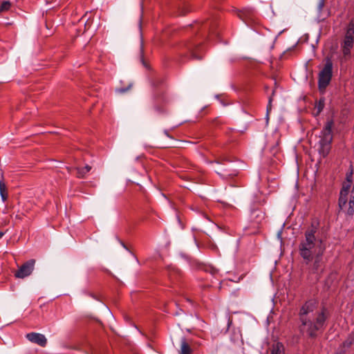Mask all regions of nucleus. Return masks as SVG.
<instances>
[{
    "instance_id": "obj_10",
    "label": "nucleus",
    "mask_w": 354,
    "mask_h": 354,
    "mask_svg": "<svg viewBox=\"0 0 354 354\" xmlns=\"http://www.w3.org/2000/svg\"><path fill=\"white\" fill-rule=\"evenodd\" d=\"M201 41H189L185 44V48L187 53L192 59H201L202 56L197 55L198 50H199Z\"/></svg>"
},
{
    "instance_id": "obj_3",
    "label": "nucleus",
    "mask_w": 354,
    "mask_h": 354,
    "mask_svg": "<svg viewBox=\"0 0 354 354\" xmlns=\"http://www.w3.org/2000/svg\"><path fill=\"white\" fill-rule=\"evenodd\" d=\"M354 46V17L352 18L344 28V34L340 43L342 57L341 61L347 62L351 57V50Z\"/></svg>"
},
{
    "instance_id": "obj_22",
    "label": "nucleus",
    "mask_w": 354,
    "mask_h": 354,
    "mask_svg": "<svg viewBox=\"0 0 354 354\" xmlns=\"http://www.w3.org/2000/svg\"><path fill=\"white\" fill-rule=\"evenodd\" d=\"M0 194H1V197L2 201L3 202L6 201L7 200V198H8V192L1 193Z\"/></svg>"
},
{
    "instance_id": "obj_24",
    "label": "nucleus",
    "mask_w": 354,
    "mask_h": 354,
    "mask_svg": "<svg viewBox=\"0 0 354 354\" xmlns=\"http://www.w3.org/2000/svg\"><path fill=\"white\" fill-rule=\"evenodd\" d=\"M272 97H270L269 98V101H268V104L267 106V113H268V112L271 110V103H272Z\"/></svg>"
},
{
    "instance_id": "obj_13",
    "label": "nucleus",
    "mask_w": 354,
    "mask_h": 354,
    "mask_svg": "<svg viewBox=\"0 0 354 354\" xmlns=\"http://www.w3.org/2000/svg\"><path fill=\"white\" fill-rule=\"evenodd\" d=\"M264 218L265 214L261 209H254L250 214V221L254 224H261Z\"/></svg>"
},
{
    "instance_id": "obj_12",
    "label": "nucleus",
    "mask_w": 354,
    "mask_h": 354,
    "mask_svg": "<svg viewBox=\"0 0 354 354\" xmlns=\"http://www.w3.org/2000/svg\"><path fill=\"white\" fill-rule=\"evenodd\" d=\"M354 343V330L348 336L347 339L339 347L336 354H344Z\"/></svg>"
},
{
    "instance_id": "obj_15",
    "label": "nucleus",
    "mask_w": 354,
    "mask_h": 354,
    "mask_svg": "<svg viewBox=\"0 0 354 354\" xmlns=\"http://www.w3.org/2000/svg\"><path fill=\"white\" fill-rule=\"evenodd\" d=\"M325 106V99L324 97H321L315 102L313 114L315 116L319 115L321 112L323 111Z\"/></svg>"
},
{
    "instance_id": "obj_6",
    "label": "nucleus",
    "mask_w": 354,
    "mask_h": 354,
    "mask_svg": "<svg viewBox=\"0 0 354 354\" xmlns=\"http://www.w3.org/2000/svg\"><path fill=\"white\" fill-rule=\"evenodd\" d=\"M218 23L216 20H208L201 24H197L194 28H197L200 30L201 37L203 38L207 37H217L218 32L216 30Z\"/></svg>"
},
{
    "instance_id": "obj_18",
    "label": "nucleus",
    "mask_w": 354,
    "mask_h": 354,
    "mask_svg": "<svg viewBox=\"0 0 354 354\" xmlns=\"http://www.w3.org/2000/svg\"><path fill=\"white\" fill-rule=\"evenodd\" d=\"M169 277L171 281L176 280L178 276H180L181 272L178 268L169 267Z\"/></svg>"
},
{
    "instance_id": "obj_19",
    "label": "nucleus",
    "mask_w": 354,
    "mask_h": 354,
    "mask_svg": "<svg viewBox=\"0 0 354 354\" xmlns=\"http://www.w3.org/2000/svg\"><path fill=\"white\" fill-rule=\"evenodd\" d=\"M11 8V3L9 1H3L0 6V12L8 11Z\"/></svg>"
},
{
    "instance_id": "obj_25",
    "label": "nucleus",
    "mask_w": 354,
    "mask_h": 354,
    "mask_svg": "<svg viewBox=\"0 0 354 354\" xmlns=\"http://www.w3.org/2000/svg\"><path fill=\"white\" fill-rule=\"evenodd\" d=\"M209 270H210L211 274H213V275L216 274L218 272V270L216 269H215V268H211L209 269Z\"/></svg>"
},
{
    "instance_id": "obj_2",
    "label": "nucleus",
    "mask_w": 354,
    "mask_h": 354,
    "mask_svg": "<svg viewBox=\"0 0 354 354\" xmlns=\"http://www.w3.org/2000/svg\"><path fill=\"white\" fill-rule=\"evenodd\" d=\"M298 315L300 332L306 333L310 338H315L326 328L329 313L324 306L319 308L316 300L309 299L301 306Z\"/></svg>"
},
{
    "instance_id": "obj_9",
    "label": "nucleus",
    "mask_w": 354,
    "mask_h": 354,
    "mask_svg": "<svg viewBox=\"0 0 354 354\" xmlns=\"http://www.w3.org/2000/svg\"><path fill=\"white\" fill-rule=\"evenodd\" d=\"M168 102L167 97L165 95V88L160 87L157 88L154 93V109L161 113L162 108L160 106L161 104H165Z\"/></svg>"
},
{
    "instance_id": "obj_8",
    "label": "nucleus",
    "mask_w": 354,
    "mask_h": 354,
    "mask_svg": "<svg viewBox=\"0 0 354 354\" xmlns=\"http://www.w3.org/2000/svg\"><path fill=\"white\" fill-rule=\"evenodd\" d=\"M35 264V259H30L25 262L19 268L18 270L15 273V277L24 279L30 275L34 270Z\"/></svg>"
},
{
    "instance_id": "obj_27",
    "label": "nucleus",
    "mask_w": 354,
    "mask_h": 354,
    "mask_svg": "<svg viewBox=\"0 0 354 354\" xmlns=\"http://www.w3.org/2000/svg\"><path fill=\"white\" fill-rule=\"evenodd\" d=\"M143 53V49H142V46H141V53L142 54Z\"/></svg>"
},
{
    "instance_id": "obj_5",
    "label": "nucleus",
    "mask_w": 354,
    "mask_h": 354,
    "mask_svg": "<svg viewBox=\"0 0 354 354\" xmlns=\"http://www.w3.org/2000/svg\"><path fill=\"white\" fill-rule=\"evenodd\" d=\"M333 75V62L328 59L324 68L319 73L318 86L319 90H324L330 84Z\"/></svg>"
},
{
    "instance_id": "obj_16",
    "label": "nucleus",
    "mask_w": 354,
    "mask_h": 354,
    "mask_svg": "<svg viewBox=\"0 0 354 354\" xmlns=\"http://www.w3.org/2000/svg\"><path fill=\"white\" fill-rule=\"evenodd\" d=\"M344 208H346L344 211L348 216L352 217L354 215V195H351L348 207L347 205L346 204V205L343 207L342 209H344Z\"/></svg>"
},
{
    "instance_id": "obj_7",
    "label": "nucleus",
    "mask_w": 354,
    "mask_h": 354,
    "mask_svg": "<svg viewBox=\"0 0 354 354\" xmlns=\"http://www.w3.org/2000/svg\"><path fill=\"white\" fill-rule=\"evenodd\" d=\"M346 180L349 183H352L353 180V169H351L350 172L346 174ZM351 187V185L348 184L346 185H344L340 190L339 197L338 200V205L340 209H343V207L347 204V196L349 192V189Z\"/></svg>"
},
{
    "instance_id": "obj_26",
    "label": "nucleus",
    "mask_w": 354,
    "mask_h": 354,
    "mask_svg": "<svg viewBox=\"0 0 354 354\" xmlns=\"http://www.w3.org/2000/svg\"><path fill=\"white\" fill-rule=\"evenodd\" d=\"M4 233L2 232H0V239L2 238V236H3Z\"/></svg>"
},
{
    "instance_id": "obj_17",
    "label": "nucleus",
    "mask_w": 354,
    "mask_h": 354,
    "mask_svg": "<svg viewBox=\"0 0 354 354\" xmlns=\"http://www.w3.org/2000/svg\"><path fill=\"white\" fill-rule=\"evenodd\" d=\"M75 169L77 170V177L82 178H84L86 174L91 171V167L86 165L84 167H76Z\"/></svg>"
},
{
    "instance_id": "obj_20",
    "label": "nucleus",
    "mask_w": 354,
    "mask_h": 354,
    "mask_svg": "<svg viewBox=\"0 0 354 354\" xmlns=\"http://www.w3.org/2000/svg\"><path fill=\"white\" fill-rule=\"evenodd\" d=\"M325 1L326 0H319V3H318V5H317V10L319 12V13H321L324 6H325Z\"/></svg>"
},
{
    "instance_id": "obj_1",
    "label": "nucleus",
    "mask_w": 354,
    "mask_h": 354,
    "mask_svg": "<svg viewBox=\"0 0 354 354\" xmlns=\"http://www.w3.org/2000/svg\"><path fill=\"white\" fill-rule=\"evenodd\" d=\"M319 228V221H313L304 232V239L299 245V253L306 264L310 265L312 273L321 274L324 268L323 256L326 250L324 240L316 235Z\"/></svg>"
},
{
    "instance_id": "obj_4",
    "label": "nucleus",
    "mask_w": 354,
    "mask_h": 354,
    "mask_svg": "<svg viewBox=\"0 0 354 354\" xmlns=\"http://www.w3.org/2000/svg\"><path fill=\"white\" fill-rule=\"evenodd\" d=\"M333 126V120H328L320 132L319 140L318 142V151L319 153L324 158L328 155L331 149V144L333 138L332 128Z\"/></svg>"
},
{
    "instance_id": "obj_14",
    "label": "nucleus",
    "mask_w": 354,
    "mask_h": 354,
    "mask_svg": "<svg viewBox=\"0 0 354 354\" xmlns=\"http://www.w3.org/2000/svg\"><path fill=\"white\" fill-rule=\"evenodd\" d=\"M193 351L185 337L180 338L179 354H192Z\"/></svg>"
},
{
    "instance_id": "obj_23",
    "label": "nucleus",
    "mask_w": 354,
    "mask_h": 354,
    "mask_svg": "<svg viewBox=\"0 0 354 354\" xmlns=\"http://www.w3.org/2000/svg\"><path fill=\"white\" fill-rule=\"evenodd\" d=\"M130 87H131V85H129L128 88H118L117 91L120 93H123L127 91Z\"/></svg>"
},
{
    "instance_id": "obj_21",
    "label": "nucleus",
    "mask_w": 354,
    "mask_h": 354,
    "mask_svg": "<svg viewBox=\"0 0 354 354\" xmlns=\"http://www.w3.org/2000/svg\"><path fill=\"white\" fill-rule=\"evenodd\" d=\"M7 192V187L3 180H0V194Z\"/></svg>"
},
{
    "instance_id": "obj_11",
    "label": "nucleus",
    "mask_w": 354,
    "mask_h": 354,
    "mask_svg": "<svg viewBox=\"0 0 354 354\" xmlns=\"http://www.w3.org/2000/svg\"><path fill=\"white\" fill-rule=\"evenodd\" d=\"M26 337L30 342L44 347L47 344V339L45 335L38 333H30L26 334Z\"/></svg>"
}]
</instances>
